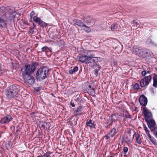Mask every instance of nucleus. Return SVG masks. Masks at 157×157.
<instances>
[{"label": "nucleus", "mask_w": 157, "mask_h": 157, "mask_svg": "<svg viewBox=\"0 0 157 157\" xmlns=\"http://www.w3.org/2000/svg\"><path fill=\"white\" fill-rule=\"evenodd\" d=\"M90 56L83 55H80L79 56H78L79 58V59L80 62L82 63H85L87 64V60L88 59V57H89Z\"/></svg>", "instance_id": "4468645a"}, {"label": "nucleus", "mask_w": 157, "mask_h": 157, "mask_svg": "<svg viewBox=\"0 0 157 157\" xmlns=\"http://www.w3.org/2000/svg\"><path fill=\"white\" fill-rule=\"evenodd\" d=\"M98 59V62H100L102 60V59L101 58L96 57Z\"/></svg>", "instance_id": "603ef678"}, {"label": "nucleus", "mask_w": 157, "mask_h": 157, "mask_svg": "<svg viewBox=\"0 0 157 157\" xmlns=\"http://www.w3.org/2000/svg\"><path fill=\"white\" fill-rule=\"evenodd\" d=\"M29 30H30V31L32 33H34V31L33 30L34 29H33L32 28L30 27L29 28Z\"/></svg>", "instance_id": "09e8293b"}, {"label": "nucleus", "mask_w": 157, "mask_h": 157, "mask_svg": "<svg viewBox=\"0 0 157 157\" xmlns=\"http://www.w3.org/2000/svg\"><path fill=\"white\" fill-rule=\"evenodd\" d=\"M41 89V87H38L34 88V90L36 92H38Z\"/></svg>", "instance_id": "79ce46f5"}, {"label": "nucleus", "mask_w": 157, "mask_h": 157, "mask_svg": "<svg viewBox=\"0 0 157 157\" xmlns=\"http://www.w3.org/2000/svg\"><path fill=\"white\" fill-rule=\"evenodd\" d=\"M48 49V47L47 46H44L42 48V51L43 52H46V50Z\"/></svg>", "instance_id": "ea45409f"}, {"label": "nucleus", "mask_w": 157, "mask_h": 157, "mask_svg": "<svg viewBox=\"0 0 157 157\" xmlns=\"http://www.w3.org/2000/svg\"><path fill=\"white\" fill-rule=\"evenodd\" d=\"M35 112H33V113H32V114H35Z\"/></svg>", "instance_id": "e2e57ef3"}, {"label": "nucleus", "mask_w": 157, "mask_h": 157, "mask_svg": "<svg viewBox=\"0 0 157 157\" xmlns=\"http://www.w3.org/2000/svg\"><path fill=\"white\" fill-rule=\"evenodd\" d=\"M86 64H89L91 67L94 68L96 66H98V70L99 71L101 68V67L98 63V59L95 57H94L91 55L88 57Z\"/></svg>", "instance_id": "20e7f679"}, {"label": "nucleus", "mask_w": 157, "mask_h": 157, "mask_svg": "<svg viewBox=\"0 0 157 157\" xmlns=\"http://www.w3.org/2000/svg\"><path fill=\"white\" fill-rule=\"evenodd\" d=\"M141 136L142 137H143L144 138H145L146 137V135L144 133H142V134L141 135Z\"/></svg>", "instance_id": "4d7b16f0"}, {"label": "nucleus", "mask_w": 157, "mask_h": 157, "mask_svg": "<svg viewBox=\"0 0 157 157\" xmlns=\"http://www.w3.org/2000/svg\"><path fill=\"white\" fill-rule=\"evenodd\" d=\"M148 136L150 140L152 143L154 144H156V142L155 139H154L153 137H151V135L148 133Z\"/></svg>", "instance_id": "c756f323"}, {"label": "nucleus", "mask_w": 157, "mask_h": 157, "mask_svg": "<svg viewBox=\"0 0 157 157\" xmlns=\"http://www.w3.org/2000/svg\"><path fill=\"white\" fill-rule=\"evenodd\" d=\"M94 122L92 123V120L91 119L87 120L86 122V125L88 127H90L91 128H95V124H94Z\"/></svg>", "instance_id": "aec40b11"}, {"label": "nucleus", "mask_w": 157, "mask_h": 157, "mask_svg": "<svg viewBox=\"0 0 157 157\" xmlns=\"http://www.w3.org/2000/svg\"><path fill=\"white\" fill-rule=\"evenodd\" d=\"M139 21L138 20H134L132 22V25L133 26L138 27L139 26Z\"/></svg>", "instance_id": "cd10ccee"}, {"label": "nucleus", "mask_w": 157, "mask_h": 157, "mask_svg": "<svg viewBox=\"0 0 157 157\" xmlns=\"http://www.w3.org/2000/svg\"><path fill=\"white\" fill-rule=\"evenodd\" d=\"M147 72H148V74L150 73V71H149L148 70Z\"/></svg>", "instance_id": "69168bd1"}, {"label": "nucleus", "mask_w": 157, "mask_h": 157, "mask_svg": "<svg viewBox=\"0 0 157 157\" xmlns=\"http://www.w3.org/2000/svg\"><path fill=\"white\" fill-rule=\"evenodd\" d=\"M155 135L156 136V137L157 138V131L155 132Z\"/></svg>", "instance_id": "bf43d9fd"}, {"label": "nucleus", "mask_w": 157, "mask_h": 157, "mask_svg": "<svg viewBox=\"0 0 157 157\" xmlns=\"http://www.w3.org/2000/svg\"><path fill=\"white\" fill-rule=\"evenodd\" d=\"M117 132L116 128H113L110 130L108 134L110 135V136L113 137L116 134Z\"/></svg>", "instance_id": "5701e85b"}, {"label": "nucleus", "mask_w": 157, "mask_h": 157, "mask_svg": "<svg viewBox=\"0 0 157 157\" xmlns=\"http://www.w3.org/2000/svg\"><path fill=\"white\" fill-rule=\"evenodd\" d=\"M117 28V25L115 23L113 24L111 26V29L112 31H113L114 29H116Z\"/></svg>", "instance_id": "7c9ffc66"}, {"label": "nucleus", "mask_w": 157, "mask_h": 157, "mask_svg": "<svg viewBox=\"0 0 157 157\" xmlns=\"http://www.w3.org/2000/svg\"><path fill=\"white\" fill-rule=\"evenodd\" d=\"M155 122L153 120H148V126L153 131L155 130Z\"/></svg>", "instance_id": "f8f14e48"}, {"label": "nucleus", "mask_w": 157, "mask_h": 157, "mask_svg": "<svg viewBox=\"0 0 157 157\" xmlns=\"http://www.w3.org/2000/svg\"><path fill=\"white\" fill-rule=\"evenodd\" d=\"M73 22L75 24L78 25L80 27H82L84 23L81 20L77 19H75L73 20Z\"/></svg>", "instance_id": "6ab92c4d"}, {"label": "nucleus", "mask_w": 157, "mask_h": 157, "mask_svg": "<svg viewBox=\"0 0 157 157\" xmlns=\"http://www.w3.org/2000/svg\"><path fill=\"white\" fill-rule=\"evenodd\" d=\"M128 148L126 147H124L123 148V152L124 154L125 155L128 151Z\"/></svg>", "instance_id": "a19ab883"}, {"label": "nucleus", "mask_w": 157, "mask_h": 157, "mask_svg": "<svg viewBox=\"0 0 157 157\" xmlns=\"http://www.w3.org/2000/svg\"><path fill=\"white\" fill-rule=\"evenodd\" d=\"M149 91L151 93V94L153 95L155 94L154 88H150Z\"/></svg>", "instance_id": "e433bc0d"}, {"label": "nucleus", "mask_w": 157, "mask_h": 157, "mask_svg": "<svg viewBox=\"0 0 157 157\" xmlns=\"http://www.w3.org/2000/svg\"><path fill=\"white\" fill-rule=\"evenodd\" d=\"M125 117L126 118H130V114L128 112L126 111V112H125Z\"/></svg>", "instance_id": "4c0bfd02"}, {"label": "nucleus", "mask_w": 157, "mask_h": 157, "mask_svg": "<svg viewBox=\"0 0 157 157\" xmlns=\"http://www.w3.org/2000/svg\"><path fill=\"white\" fill-rule=\"evenodd\" d=\"M110 157H114V156H111Z\"/></svg>", "instance_id": "338daca9"}, {"label": "nucleus", "mask_w": 157, "mask_h": 157, "mask_svg": "<svg viewBox=\"0 0 157 157\" xmlns=\"http://www.w3.org/2000/svg\"><path fill=\"white\" fill-rule=\"evenodd\" d=\"M3 12H5L8 13H9L10 11H11V9L9 7H2L1 9Z\"/></svg>", "instance_id": "a878e982"}, {"label": "nucleus", "mask_w": 157, "mask_h": 157, "mask_svg": "<svg viewBox=\"0 0 157 157\" xmlns=\"http://www.w3.org/2000/svg\"><path fill=\"white\" fill-rule=\"evenodd\" d=\"M70 104L71 106L73 107H74L75 106V105L73 102H72V101H71L70 102Z\"/></svg>", "instance_id": "49530a36"}, {"label": "nucleus", "mask_w": 157, "mask_h": 157, "mask_svg": "<svg viewBox=\"0 0 157 157\" xmlns=\"http://www.w3.org/2000/svg\"><path fill=\"white\" fill-rule=\"evenodd\" d=\"M139 101L140 105L145 106L147 103V98L143 94L140 96L139 100Z\"/></svg>", "instance_id": "9b49d317"}, {"label": "nucleus", "mask_w": 157, "mask_h": 157, "mask_svg": "<svg viewBox=\"0 0 157 157\" xmlns=\"http://www.w3.org/2000/svg\"><path fill=\"white\" fill-rule=\"evenodd\" d=\"M152 116L151 112L148 110V120H152Z\"/></svg>", "instance_id": "72a5a7b5"}, {"label": "nucleus", "mask_w": 157, "mask_h": 157, "mask_svg": "<svg viewBox=\"0 0 157 157\" xmlns=\"http://www.w3.org/2000/svg\"><path fill=\"white\" fill-rule=\"evenodd\" d=\"M13 118L10 115L7 114L4 118H2L0 121V122L2 124H5L9 122Z\"/></svg>", "instance_id": "ddd939ff"}, {"label": "nucleus", "mask_w": 157, "mask_h": 157, "mask_svg": "<svg viewBox=\"0 0 157 157\" xmlns=\"http://www.w3.org/2000/svg\"><path fill=\"white\" fill-rule=\"evenodd\" d=\"M7 17L6 14L3 15L0 17V28H5L7 26Z\"/></svg>", "instance_id": "1a4fd4ad"}, {"label": "nucleus", "mask_w": 157, "mask_h": 157, "mask_svg": "<svg viewBox=\"0 0 157 157\" xmlns=\"http://www.w3.org/2000/svg\"><path fill=\"white\" fill-rule=\"evenodd\" d=\"M75 98H76V101L78 102V104H79V105H82L83 103L86 101L85 99L84 98H79L78 95H76Z\"/></svg>", "instance_id": "412c9836"}, {"label": "nucleus", "mask_w": 157, "mask_h": 157, "mask_svg": "<svg viewBox=\"0 0 157 157\" xmlns=\"http://www.w3.org/2000/svg\"><path fill=\"white\" fill-rule=\"evenodd\" d=\"M85 23L89 26H92L95 23V20L93 18L90 16L85 17L83 19Z\"/></svg>", "instance_id": "9d476101"}, {"label": "nucleus", "mask_w": 157, "mask_h": 157, "mask_svg": "<svg viewBox=\"0 0 157 157\" xmlns=\"http://www.w3.org/2000/svg\"><path fill=\"white\" fill-rule=\"evenodd\" d=\"M135 51L139 56L144 58L146 57L147 56V49L146 48L140 49L137 48L135 49Z\"/></svg>", "instance_id": "6e6552de"}, {"label": "nucleus", "mask_w": 157, "mask_h": 157, "mask_svg": "<svg viewBox=\"0 0 157 157\" xmlns=\"http://www.w3.org/2000/svg\"><path fill=\"white\" fill-rule=\"evenodd\" d=\"M19 87L17 85H12L10 86L7 89L6 97L9 99L14 98L16 100H18V96L19 95Z\"/></svg>", "instance_id": "f257e3e1"}, {"label": "nucleus", "mask_w": 157, "mask_h": 157, "mask_svg": "<svg viewBox=\"0 0 157 157\" xmlns=\"http://www.w3.org/2000/svg\"><path fill=\"white\" fill-rule=\"evenodd\" d=\"M44 123H43L42 122L41 123V127L43 128H44L45 127V125L44 124Z\"/></svg>", "instance_id": "864d4df0"}, {"label": "nucleus", "mask_w": 157, "mask_h": 157, "mask_svg": "<svg viewBox=\"0 0 157 157\" xmlns=\"http://www.w3.org/2000/svg\"><path fill=\"white\" fill-rule=\"evenodd\" d=\"M33 29H37L36 28V25L34 23H33Z\"/></svg>", "instance_id": "8fccbe9b"}, {"label": "nucleus", "mask_w": 157, "mask_h": 157, "mask_svg": "<svg viewBox=\"0 0 157 157\" xmlns=\"http://www.w3.org/2000/svg\"><path fill=\"white\" fill-rule=\"evenodd\" d=\"M78 118L76 119V121H75V120H73L71 121V122L70 123V125H75L76 124H77V121L78 120Z\"/></svg>", "instance_id": "f704fd0d"}, {"label": "nucleus", "mask_w": 157, "mask_h": 157, "mask_svg": "<svg viewBox=\"0 0 157 157\" xmlns=\"http://www.w3.org/2000/svg\"><path fill=\"white\" fill-rule=\"evenodd\" d=\"M60 44L62 45H63L64 44V41L63 40H60Z\"/></svg>", "instance_id": "3c124183"}, {"label": "nucleus", "mask_w": 157, "mask_h": 157, "mask_svg": "<svg viewBox=\"0 0 157 157\" xmlns=\"http://www.w3.org/2000/svg\"><path fill=\"white\" fill-rule=\"evenodd\" d=\"M118 120V117L115 115H112L109 117L107 121L105 122L106 124V127L108 128H109L112 125L113 122H116Z\"/></svg>", "instance_id": "0eeeda50"}, {"label": "nucleus", "mask_w": 157, "mask_h": 157, "mask_svg": "<svg viewBox=\"0 0 157 157\" xmlns=\"http://www.w3.org/2000/svg\"><path fill=\"white\" fill-rule=\"evenodd\" d=\"M141 109L142 110V115L144 117V120L147 123V109L145 106L141 107Z\"/></svg>", "instance_id": "2eb2a0df"}, {"label": "nucleus", "mask_w": 157, "mask_h": 157, "mask_svg": "<svg viewBox=\"0 0 157 157\" xmlns=\"http://www.w3.org/2000/svg\"><path fill=\"white\" fill-rule=\"evenodd\" d=\"M94 75L96 76H98L99 75L98 71V70L95 69L94 70Z\"/></svg>", "instance_id": "37998d69"}, {"label": "nucleus", "mask_w": 157, "mask_h": 157, "mask_svg": "<svg viewBox=\"0 0 157 157\" xmlns=\"http://www.w3.org/2000/svg\"><path fill=\"white\" fill-rule=\"evenodd\" d=\"M82 30L87 33H89L91 31V29L89 27L85 25L84 24L82 27Z\"/></svg>", "instance_id": "4be33fe9"}, {"label": "nucleus", "mask_w": 157, "mask_h": 157, "mask_svg": "<svg viewBox=\"0 0 157 157\" xmlns=\"http://www.w3.org/2000/svg\"><path fill=\"white\" fill-rule=\"evenodd\" d=\"M153 86L155 87H157V75L153 74Z\"/></svg>", "instance_id": "393cba45"}, {"label": "nucleus", "mask_w": 157, "mask_h": 157, "mask_svg": "<svg viewBox=\"0 0 157 157\" xmlns=\"http://www.w3.org/2000/svg\"><path fill=\"white\" fill-rule=\"evenodd\" d=\"M18 131H20V130H18V129H17V130L16 132H18Z\"/></svg>", "instance_id": "0e129e2a"}, {"label": "nucleus", "mask_w": 157, "mask_h": 157, "mask_svg": "<svg viewBox=\"0 0 157 157\" xmlns=\"http://www.w3.org/2000/svg\"><path fill=\"white\" fill-rule=\"evenodd\" d=\"M37 157H42V155H41L38 156H37Z\"/></svg>", "instance_id": "680f3d73"}, {"label": "nucleus", "mask_w": 157, "mask_h": 157, "mask_svg": "<svg viewBox=\"0 0 157 157\" xmlns=\"http://www.w3.org/2000/svg\"><path fill=\"white\" fill-rule=\"evenodd\" d=\"M49 69L46 67H43L40 68L36 72V77L37 81H43L48 75Z\"/></svg>", "instance_id": "7ed1b4c3"}, {"label": "nucleus", "mask_w": 157, "mask_h": 157, "mask_svg": "<svg viewBox=\"0 0 157 157\" xmlns=\"http://www.w3.org/2000/svg\"><path fill=\"white\" fill-rule=\"evenodd\" d=\"M51 153L50 151L47 152L45 154L42 155V157H51L50 155Z\"/></svg>", "instance_id": "473e14b6"}, {"label": "nucleus", "mask_w": 157, "mask_h": 157, "mask_svg": "<svg viewBox=\"0 0 157 157\" xmlns=\"http://www.w3.org/2000/svg\"><path fill=\"white\" fill-rule=\"evenodd\" d=\"M149 84V82H148L147 84L148 85Z\"/></svg>", "instance_id": "774afa93"}, {"label": "nucleus", "mask_w": 157, "mask_h": 157, "mask_svg": "<svg viewBox=\"0 0 157 157\" xmlns=\"http://www.w3.org/2000/svg\"><path fill=\"white\" fill-rule=\"evenodd\" d=\"M35 14V12L34 11H32L30 13V17L31 18H33V21L38 25L39 26L41 27L42 28L44 29L45 26L48 25V24L43 21L39 17L36 16H34Z\"/></svg>", "instance_id": "39448f33"}, {"label": "nucleus", "mask_w": 157, "mask_h": 157, "mask_svg": "<svg viewBox=\"0 0 157 157\" xmlns=\"http://www.w3.org/2000/svg\"><path fill=\"white\" fill-rule=\"evenodd\" d=\"M10 147V144L8 143L6 144V148H8Z\"/></svg>", "instance_id": "6e6d98bb"}, {"label": "nucleus", "mask_w": 157, "mask_h": 157, "mask_svg": "<svg viewBox=\"0 0 157 157\" xmlns=\"http://www.w3.org/2000/svg\"><path fill=\"white\" fill-rule=\"evenodd\" d=\"M9 13V17H15V16L16 14L15 11H13V10H11V11H10Z\"/></svg>", "instance_id": "c85d7f7f"}, {"label": "nucleus", "mask_w": 157, "mask_h": 157, "mask_svg": "<svg viewBox=\"0 0 157 157\" xmlns=\"http://www.w3.org/2000/svg\"><path fill=\"white\" fill-rule=\"evenodd\" d=\"M152 75H153V74H152V75H150L148 76V81H149V82L152 79Z\"/></svg>", "instance_id": "c03bdc74"}, {"label": "nucleus", "mask_w": 157, "mask_h": 157, "mask_svg": "<svg viewBox=\"0 0 157 157\" xmlns=\"http://www.w3.org/2000/svg\"><path fill=\"white\" fill-rule=\"evenodd\" d=\"M143 125L144 128V130L145 131L146 133L147 134V128L145 125L144 123H143Z\"/></svg>", "instance_id": "58836bf2"}, {"label": "nucleus", "mask_w": 157, "mask_h": 157, "mask_svg": "<svg viewBox=\"0 0 157 157\" xmlns=\"http://www.w3.org/2000/svg\"><path fill=\"white\" fill-rule=\"evenodd\" d=\"M91 92H93L94 93H95V89L94 88H92L91 89Z\"/></svg>", "instance_id": "5fc2aeb1"}, {"label": "nucleus", "mask_w": 157, "mask_h": 157, "mask_svg": "<svg viewBox=\"0 0 157 157\" xmlns=\"http://www.w3.org/2000/svg\"><path fill=\"white\" fill-rule=\"evenodd\" d=\"M104 138H105V139L106 140H108L110 138V136H108V135H105L104 136Z\"/></svg>", "instance_id": "de8ad7c7"}, {"label": "nucleus", "mask_w": 157, "mask_h": 157, "mask_svg": "<svg viewBox=\"0 0 157 157\" xmlns=\"http://www.w3.org/2000/svg\"><path fill=\"white\" fill-rule=\"evenodd\" d=\"M89 88L90 89H91V86L90 85H89L88 86Z\"/></svg>", "instance_id": "052dcab7"}, {"label": "nucleus", "mask_w": 157, "mask_h": 157, "mask_svg": "<svg viewBox=\"0 0 157 157\" xmlns=\"http://www.w3.org/2000/svg\"><path fill=\"white\" fill-rule=\"evenodd\" d=\"M78 70V67L75 66L73 67V68H72V67L71 69L69 71V72L70 74H73L75 73V72L77 71Z\"/></svg>", "instance_id": "b1692460"}, {"label": "nucleus", "mask_w": 157, "mask_h": 157, "mask_svg": "<svg viewBox=\"0 0 157 157\" xmlns=\"http://www.w3.org/2000/svg\"><path fill=\"white\" fill-rule=\"evenodd\" d=\"M38 65L37 62L32 63L30 64H26L21 67L22 75L32 74L35 70L36 67Z\"/></svg>", "instance_id": "f03ea898"}, {"label": "nucleus", "mask_w": 157, "mask_h": 157, "mask_svg": "<svg viewBox=\"0 0 157 157\" xmlns=\"http://www.w3.org/2000/svg\"><path fill=\"white\" fill-rule=\"evenodd\" d=\"M42 123H44V124H46V125H48L49 124L48 123H46V122H43V121L42 122Z\"/></svg>", "instance_id": "13d9d810"}, {"label": "nucleus", "mask_w": 157, "mask_h": 157, "mask_svg": "<svg viewBox=\"0 0 157 157\" xmlns=\"http://www.w3.org/2000/svg\"><path fill=\"white\" fill-rule=\"evenodd\" d=\"M15 17H9L8 19H9V22H10V25L11 26L13 27V26H14L15 25V24L14 23V19Z\"/></svg>", "instance_id": "bb28decb"}, {"label": "nucleus", "mask_w": 157, "mask_h": 157, "mask_svg": "<svg viewBox=\"0 0 157 157\" xmlns=\"http://www.w3.org/2000/svg\"><path fill=\"white\" fill-rule=\"evenodd\" d=\"M147 72L145 71H143L142 72L141 75L143 76H145Z\"/></svg>", "instance_id": "a18cd8bd"}, {"label": "nucleus", "mask_w": 157, "mask_h": 157, "mask_svg": "<svg viewBox=\"0 0 157 157\" xmlns=\"http://www.w3.org/2000/svg\"><path fill=\"white\" fill-rule=\"evenodd\" d=\"M131 134L130 131H129L128 133L124 136V140L126 142H129L132 140V136H133V135H132V136H131Z\"/></svg>", "instance_id": "a211bd4d"}, {"label": "nucleus", "mask_w": 157, "mask_h": 157, "mask_svg": "<svg viewBox=\"0 0 157 157\" xmlns=\"http://www.w3.org/2000/svg\"><path fill=\"white\" fill-rule=\"evenodd\" d=\"M84 107L83 105H80L79 106L77 107L76 109L75 112L76 113V115H81L82 113V111L84 109Z\"/></svg>", "instance_id": "dca6fc26"}, {"label": "nucleus", "mask_w": 157, "mask_h": 157, "mask_svg": "<svg viewBox=\"0 0 157 157\" xmlns=\"http://www.w3.org/2000/svg\"><path fill=\"white\" fill-rule=\"evenodd\" d=\"M132 86H133L132 88L136 89L139 90L140 89V86L139 84L137 83H135L134 85H132Z\"/></svg>", "instance_id": "2f4dec72"}, {"label": "nucleus", "mask_w": 157, "mask_h": 157, "mask_svg": "<svg viewBox=\"0 0 157 157\" xmlns=\"http://www.w3.org/2000/svg\"><path fill=\"white\" fill-rule=\"evenodd\" d=\"M136 139L137 141V142L139 144H141V140L140 137V136L138 135L137 136H136Z\"/></svg>", "instance_id": "c9c22d12"}, {"label": "nucleus", "mask_w": 157, "mask_h": 157, "mask_svg": "<svg viewBox=\"0 0 157 157\" xmlns=\"http://www.w3.org/2000/svg\"><path fill=\"white\" fill-rule=\"evenodd\" d=\"M140 84L142 87H144L147 85V76L144 77L140 80Z\"/></svg>", "instance_id": "f3484780"}, {"label": "nucleus", "mask_w": 157, "mask_h": 157, "mask_svg": "<svg viewBox=\"0 0 157 157\" xmlns=\"http://www.w3.org/2000/svg\"><path fill=\"white\" fill-rule=\"evenodd\" d=\"M22 76L25 83L31 85L35 83V79L31 75H22Z\"/></svg>", "instance_id": "423d86ee"}]
</instances>
